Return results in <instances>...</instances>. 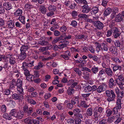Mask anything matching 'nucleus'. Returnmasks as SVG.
I'll list each match as a JSON object with an SVG mask.
<instances>
[{
	"label": "nucleus",
	"instance_id": "f257e3e1",
	"mask_svg": "<svg viewBox=\"0 0 124 124\" xmlns=\"http://www.w3.org/2000/svg\"><path fill=\"white\" fill-rule=\"evenodd\" d=\"M105 93L106 96L108 97L107 100L109 102L114 101L115 99L116 95L114 92L112 90L110 91L107 90L106 91Z\"/></svg>",
	"mask_w": 124,
	"mask_h": 124
},
{
	"label": "nucleus",
	"instance_id": "f03ea898",
	"mask_svg": "<svg viewBox=\"0 0 124 124\" xmlns=\"http://www.w3.org/2000/svg\"><path fill=\"white\" fill-rule=\"evenodd\" d=\"M117 81L116 80H114L113 78H111L108 80V85L110 88H112L116 85Z\"/></svg>",
	"mask_w": 124,
	"mask_h": 124
},
{
	"label": "nucleus",
	"instance_id": "7ed1b4c3",
	"mask_svg": "<svg viewBox=\"0 0 124 124\" xmlns=\"http://www.w3.org/2000/svg\"><path fill=\"white\" fill-rule=\"evenodd\" d=\"M111 9L112 13L110 17L111 19H113L115 17L116 14L118 13L119 12V9L117 7H113Z\"/></svg>",
	"mask_w": 124,
	"mask_h": 124
},
{
	"label": "nucleus",
	"instance_id": "20e7f679",
	"mask_svg": "<svg viewBox=\"0 0 124 124\" xmlns=\"http://www.w3.org/2000/svg\"><path fill=\"white\" fill-rule=\"evenodd\" d=\"M82 12L84 13H87L90 11L91 8L87 4H85L82 6Z\"/></svg>",
	"mask_w": 124,
	"mask_h": 124
},
{
	"label": "nucleus",
	"instance_id": "39448f33",
	"mask_svg": "<svg viewBox=\"0 0 124 124\" xmlns=\"http://www.w3.org/2000/svg\"><path fill=\"white\" fill-rule=\"evenodd\" d=\"M107 85L106 84H102L100 85L97 87V92L100 93L105 91Z\"/></svg>",
	"mask_w": 124,
	"mask_h": 124
},
{
	"label": "nucleus",
	"instance_id": "423d86ee",
	"mask_svg": "<svg viewBox=\"0 0 124 124\" xmlns=\"http://www.w3.org/2000/svg\"><path fill=\"white\" fill-rule=\"evenodd\" d=\"M3 7L6 10H10L12 7L11 4L8 2L4 3L3 4Z\"/></svg>",
	"mask_w": 124,
	"mask_h": 124
},
{
	"label": "nucleus",
	"instance_id": "0eeeda50",
	"mask_svg": "<svg viewBox=\"0 0 124 124\" xmlns=\"http://www.w3.org/2000/svg\"><path fill=\"white\" fill-rule=\"evenodd\" d=\"M94 23V25L98 29H101L103 28V24L100 21H95Z\"/></svg>",
	"mask_w": 124,
	"mask_h": 124
},
{
	"label": "nucleus",
	"instance_id": "6e6552de",
	"mask_svg": "<svg viewBox=\"0 0 124 124\" xmlns=\"http://www.w3.org/2000/svg\"><path fill=\"white\" fill-rule=\"evenodd\" d=\"M12 97L15 100H21L23 99L22 95L16 93H14L13 94Z\"/></svg>",
	"mask_w": 124,
	"mask_h": 124
},
{
	"label": "nucleus",
	"instance_id": "1a4fd4ad",
	"mask_svg": "<svg viewBox=\"0 0 124 124\" xmlns=\"http://www.w3.org/2000/svg\"><path fill=\"white\" fill-rule=\"evenodd\" d=\"M105 71L108 77H111L113 76V72L110 67L106 68Z\"/></svg>",
	"mask_w": 124,
	"mask_h": 124
},
{
	"label": "nucleus",
	"instance_id": "9d476101",
	"mask_svg": "<svg viewBox=\"0 0 124 124\" xmlns=\"http://www.w3.org/2000/svg\"><path fill=\"white\" fill-rule=\"evenodd\" d=\"M10 115L12 116L13 118L15 117L18 118V112L15 109H13L11 110L10 113Z\"/></svg>",
	"mask_w": 124,
	"mask_h": 124
},
{
	"label": "nucleus",
	"instance_id": "9b49d317",
	"mask_svg": "<svg viewBox=\"0 0 124 124\" xmlns=\"http://www.w3.org/2000/svg\"><path fill=\"white\" fill-rule=\"evenodd\" d=\"M114 18H115V21L117 22H121L123 19L122 15L120 13H119L116 16H115Z\"/></svg>",
	"mask_w": 124,
	"mask_h": 124
},
{
	"label": "nucleus",
	"instance_id": "f8f14e48",
	"mask_svg": "<svg viewBox=\"0 0 124 124\" xmlns=\"http://www.w3.org/2000/svg\"><path fill=\"white\" fill-rule=\"evenodd\" d=\"M26 57V54L25 52H21L18 55V59L21 60H24Z\"/></svg>",
	"mask_w": 124,
	"mask_h": 124
},
{
	"label": "nucleus",
	"instance_id": "ddd939ff",
	"mask_svg": "<svg viewBox=\"0 0 124 124\" xmlns=\"http://www.w3.org/2000/svg\"><path fill=\"white\" fill-rule=\"evenodd\" d=\"M109 50L111 51L112 54H118L117 49L116 46H111L109 48Z\"/></svg>",
	"mask_w": 124,
	"mask_h": 124
},
{
	"label": "nucleus",
	"instance_id": "4468645a",
	"mask_svg": "<svg viewBox=\"0 0 124 124\" xmlns=\"http://www.w3.org/2000/svg\"><path fill=\"white\" fill-rule=\"evenodd\" d=\"M22 8H18L14 13V15L16 16H19L22 15Z\"/></svg>",
	"mask_w": 124,
	"mask_h": 124
},
{
	"label": "nucleus",
	"instance_id": "2eb2a0df",
	"mask_svg": "<svg viewBox=\"0 0 124 124\" xmlns=\"http://www.w3.org/2000/svg\"><path fill=\"white\" fill-rule=\"evenodd\" d=\"M39 10L40 12L43 14H45L46 12L47 9L44 5H41L40 6Z\"/></svg>",
	"mask_w": 124,
	"mask_h": 124
},
{
	"label": "nucleus",
	"instance_id": "dca6fc26",
	"mask_svg": "<svg viewBox=\"0 0 124 124\" xmlns=\"http://www.w3.org/2000/svg\"><path fill=\"white\" fill-rule=\"evenodd\" d=\"M7 25L9 28H13L14 27V22L12 20L8 21L7 22Z\"/></svg>",
	"mask_w": 124,
	"mask_h": 124
},
{
	"label": "nucleus",
	"instance_id": "f3484780",
	"mask_svg": "<svg viewBox=\"0 0 124 124\" xmlns=\"http://www.w3.org/2000/svg\"><path fill=\"white\" fill-rule=\"evenodd\" d=\"M105 70L102 69L99 71V73L98 74V76L101 78H103V76L105 77Z\"/></svg>",
	"mask_w": 124,
	"mask_h": 124
},
{
	"label": "nucleus",
	"instance_id": "a211bd4d",
	"mask_svg": "<svg viewBox=\"0 0 124 124\" xmlns=\"http://www.w3.org/2000/svg\"><path fill=\"white\" fill-rule=\"evenodd\" d=\"M83 86L85 92L88 93L91 91V86L88 85V84H87Z\"/></svg>",
	"mask_w": 124,
	"mask_h": 124
},
{
	"label": "nucleus",
	"instance_id": "6ab92c4d",
	"mask_svg": "<svg viewBox=\"0 0 124 124\" xmlns=\"http://www.w3.org/2000/svg\"><path fill=\"white\" fill-rule=\"evenodd\" d=\"M48 10L50 11H55L57 10V7L54 5L50 4L47 8Z\"/></svg>",
	"mask_w": 124,
	"mask_h": 124
},
{
	"label": "nucleus",
	"instance_id": "aec40b11",
	"mask_svg": "<svg viewBox=\"0 0 124 124\" xmlns=\"http://www.w3.org/2000/svg\"><path fill=\"white\" fill-rule=\"evenodd\" d=\"M111 8H107L105 10L104 13L103 15L104 16H106L109 15L111 12Z\"/></svg>",
	"mask_w": 124,
	"mask_h": 124
},
{
	"label": "nucleus",
	"instance_id": "412c9836",
	"mask_svg": "<svg viewBox=\"0 0 124 124\" xmlns=\"http://www.w3.org/2000/svg\"><path fill=\"white\" fill-rule=\"evenodd\" d=\"M65 36H66V33H64L62 35H61L59 37H57L58 38L59 41L61 43H63V42L66 41V40H65L64 39V37Z\"/></svg>",
	"mask_w": 124,
	"mask_h": 124
},
{
	"label": "nucleus",
	"instance_id": "4be33fe9",
	"mask_svg": "<svg viewBox=\"0 0 124 124\" xmlns=\"http://www.w3.org/2000/svg\"><path fill=\"white\" fill-rule=\"evenodd\" d=\"M113 72H114L117 70L121 71V67L118 65L114 64L113 67Z\"/></svg>",
	"mask_w": 124,
	"mask_h": 124
},
{
	"label": "nucleus",
	"instance_id": "5701e85b",
	"mask_svg": "<svg viewBox=\"0 0 124 124\" xmlns=\"http://www.w3.org/2000/svg\"><path fill=\"white\" fill-rule=\"evenodd\" d=\"M99 70V68L98 67H96L95 66H93L91 69V71L93 73L96 74Z\"/></svg>",
	"mask_w": 124,
	"mask_h": 124
},
{
	"label": "nucleus",
	"instance_id": "b1692460",
	"mask_svg": "<svg viewBox=\"0 0 124 124\" xmlns=\"http://www.w3.org/2000/svg\"><path fill=\"white\" fill-rule=\"evenodd\" d=\"M121 101L120 99H118L116 101V106L114 107L113 108H121Z\"/></svg>",
	"mask_w": 124,
	"mask_h": 124
},
{
	"label": "nucleus",
	"instance_id": "393cba45",
	"mask_svg": "<svg viewBox=\"0 0 124 124\" xmlns=\"http://www.w3.org/2000/svg\"><path fill=\"white\" fill-rule=\"evenodd\" d=\"M75 91V90L73 88L70 87H69L67 92L68 95H71L74 93Z\"/></svg>",
	"mask_w": 124,
	"mask_h": 124
},
{
	"label": "nucleus",
	"instance_id": "a878e982",
	"mask_svg": "<svg viewBox=\"0 0 124 124\" xmlns=\"http://www.w3.org/2000/svg\"><path fill=\"white\" fill-rule=\"evenodd\" d=\"M92 9V11L91 12V14L92 15L93 14H96L98 12L99 10L98 8L96 7H93L91 9Z\"/></svg>",
	"mask_w": 124,
	"mask_h": 124
},
{
	"label": "nucleus",
	"instance_id": "bb28decb",
	"mask_svg": "<svg viewBox=\"0 0 124 124\" xmlns=\"http://www.w3.org/2000/svg\"><path fill=\"white\" fill-rule=\"evenodd\" d=\"M108 46L104 43H101V49L102 51H107L108 50Z\"/></svg>",
	"mask_w": 124,
	"mask_h": 124
},
{
	"label": "nucleus",
	"instance_id": "cd10ccee",
	"mask_svg": "<svg viewBox=\"0 0 124 124\" xmlns=\"http://www.w3.org/2000/svg\"><path fill=\"white\" fill-rule=\"evenodd\" d=\"M64 43L61 44L60 45V48H63L67 46L69 43V42L67 40L63 42Z\"/></svg>",
	"mask_w": 124,
	"mask_h": 124
},
{
	"label": "nucleus",
	"instance_id": "c85d7f7f",
	"mask_svg": "<svg viewBox=\"0 0 124 124\" xmlns=\"http://www.w3.org/2000/svg\"><path fill=\"white\" fill-rule=\"evenodd\" d=\"M9 62L10 64L12 65H14L16 62L15 58L14 57H11L9 58Z\"/></svg>",
	"mask_w": 124,
	"mask_h": 124
},
{
	"label": "nucleus",
	"instance_id": "c756f323",
	"mask_svg": "<svg viewBox=\"0 0 124 124\" xmlns=\"http://www.w3.org/2000/svg\"><path fill=\"white\" fill-rule=\"evenodd\" d=\"M28 49V47L27 46L23 45L21 48L20 50L21 52H25Z\"/></svg>",
	"mask_w": 124,
	"mask_h": 124
},
{
	"label": "nucleus",
	"instance_id": "7c9ffc66",
	"mask_svg": "<svg viewBox=\"0 0 124 124\" xmlns=\"http://www.w3.org/2000/svg\"><path fill=\"white\" fill-rule=\"evenodd\" d=\"M25 18L24 16L21 15L19 16L18 19L23 24H25Z\"/></svg>",
	"mask_w": 124,
	"mask_h": 124
},
{
	"label": "nucleus",
	"instance_id": "2f4dec72",
	"mask_svg": "<svg viewBox=\"0 0 124 124\" xmlns=\"http://www.w3.org/2000/svg\"><path fill=\"white\" fill-rule=\"evenodd\" d=\"M83 74L84 75L83 77L85 80H88L90 78V74L88 72L84 71L83 72Z\"/></svg>",
	"mask_w": 124,
	"mask_h": 124
},
{
	"label": "nucleus",
	"instance_id": "473e14b6",
	"mask_svg": "<svg viewBox=\"0 0 124 124\" xmlns=\"http://www.w3.org/2000/svg\"><path fill=\"white\" fill-rule=\"evenodd\" d=\"M33 76V75L30 74L29 75L26 77V80H28V81H32L33 80L34 78Z\"/></svg>",
	"mask_w": 124,
	"mask_h": 124
},
{
	"label": "nucleus",
	"instance_id": "72a5a7b5",
	"mask_svg": "<svg viewBox=\"0 0 124 124\" xmlns=\"http://www.w3.org/2000/svg\"><path fill=\"white\" fill-rule=\"evenodd\" d=\"M77 3L79 4L82 3L83 4H88L86 0H74Z\"/></svg>",
	"mask_w": 124,
	"mask_h": 124
},
{
	"label": "nucleus",
	"instance_id": "f704fd0d",
	"mask_svg": "<svg viewBox=\"0 0 124 124\" xmlns=\"http://www.w3.org/2000/svg\"><path fill=\"white\" fill-rule=\"evenodd\" d=\"M74 70L76 73L78 74V76H80L82 75L81 71L80 70H79L78 68H74Z\"/></svg>",
	"mask_w": 124,
	"mask_h": 124
},
{
	"label": "nucleus",
	"instance_id": "c9c22d12",
	"mask_svg": "<svg viewBox=\"0 0 124 124\" xmlns=\"http://www.w3.org/2000/svg\"><path fill=\"white\" fill-rule=\"evenodd\" d=\"M3 92L4 94L8 95L10 94L11 92L9 89H4L3 90Z\"/></svg>",
	"mask_w": 124,
	"mask_h": 124
},
{
	"label": "nucleus",
	"instance_id": "e433bc0d",
	"mask_svg": "<svg viewBox=\"0 0 124 124\" xmlns=\"http://www.w3.org/2000/svg\"><path fill=\"white\" fill-rule=\"evenodd\" d=\"M18 112V119H21L22 118L23 116L24 112L23 110H21Z\"/></svg>",
	"mask_w": 124,
	"mask_h": 124
},
{
	"label": "nucleus",
	"instance_id": "4c0bfd02",
	"mask_svg": "<svg viewBox=\"0 0 124 124\" xmlns=\"http://www.w3.org/2000/svg\"><path fill=\"white\" fill-rule=\"evenodd\" d=\"M79 13L78 12L75 10H73L72 11L71 15L73 17L76 18L77 16H78Z\"/></svg>",
	"mask_w": 124,
	"mask_h": 124
},
{
	"label": "nucleus",
	"instance_id": "58836bf2",
	"mask_svg": "<svg viewBox=\"0 0 124 124\" xmlns=\"http://www.w3.org/2000/svg\"><path fill=\"white\" fill-rule=\"evenodd\" d=\"M85 36V35L83 34H79L76 35L75 37L77 39H84Z\"/></svg>",
	"mask_w": 124,
	"mask_h": 124
},
{
	"label": "nucleus",
	"instance_id": "ea45409f",
	"mask_svg": "<svg viewBox=\"0 0 124 124\" xmlns=\"http://www.w3.org/2000/svg\"><path fill=\"white\" fill-rule=\"evenodd\" d=\"M22 23H21L19 21H16L15 23V26L16 28H21L22 26Z\"/></svg>",
	"mask_w": 124,
	"mask_h": 124
},
{
	"label": "nucleus",
	"instance_id": "a19ab883",
	"mask_svg": "<svg viewBox=\"0 0 124 124\" xmlns=\"http://www.w3.org/2000/svg\"><path fill=\"white\" fill-rule=\"evenodd\" d=\"M16 85L17 87H20L22 86V82L21 79H18L16 82Z\"/></svg>",
	"mask_w": 124,
	"mask_h": 124
},
{
	"label": "nucleus",
	"instance_id": "79ce46f5",
	"mask_svg": "<svg viewBox=\"0 0 124 124\" xmlns=\"http://www.w3.org/2000/svg\"><path fill=\"white\" fill-rule=\"evenodd\" d=\"M78 17L80 18H85L86 19L87 18H88L89 16L85 14H79L78 15Z\"/></svg>",
	"mask_w": 124,
	"mask_h": 124
},
{
	"label": "nucleus",
	"instance_id": "37998d69",
	"mask_svg": "<svg viewBox=\"0 0 124 124\" xmlns=\"http://www.w3.org/2000/svg\"><path fill=\"white\" fill-rule=\"evenodd\" d=\"M111 30L112 32L113 33L118 32L120 30L118 29V28L116 27H113L111 29Z\"/></svg>",
	"mask_w": 124,
	"mask_h": 124
},
{
	"label": "nucleus",
	"instance_id": "c03bdc74",
	"mask_svg": "<svg viewBox=\"0 0 124 124\" xmlns=\"http://www.w3.org/2000/svg\"><path fill=\"white\" fill-rule=\"evenodd\" d=\"M25 7L27 9H30L33 8V7L32 5H31L29 3H28L25 5Z\"/></svg>",
	"mask_w": 124,
	"mask_h": 124
},
{
	"label": "nucleus",
	"instance_id": "a18cd8bd",
	"mask_svg": "<svg viewBox=\"0 0 124 124\" xmlns=\"http://www.w3.org/2000/svg\"><path fill=\"white\" fill-rule=\"evenodd\" d=\"M121 33L120 31H119L118 32L113 33V36L115 38H117L120 36Z\"/></svg>",
	"mask_w": 124,
	"mask_h": 124
},
{
	"label": "nucleus",
	"instance_id": "49530a36",
	"mask_svg": "<svg viewBox=\"0 0 124 124\" xmlns=\"http://www.w3.org/2000/svg\"><path fill=\"white\" fill-rule=\"evenodd\" d=\"M0 27V32H5L8 31V30L5 26H2Z\"/></svg>",
	"mask_w": 124,
	"mask_h": 124
},
{
	"label": "nucleus",
	"instance_id": "de8ad7c7",
	"mask_svg": "<svg viewBox=\"0 0 124 124\" xmlns=\"http://www.w3.org/2000/svg\"><path fill=\"white\" fill-rule=\"evenodd\" d=\"M39 71L38 70H35L34 71V74L33 75V77L34 78H37L39 77Z\"/></svg>",
	"mask_w": 124,
	"mask_h": 124
},
{
	"label": "nucleus",
	"instance_id": "09e8293b",
	"mask_svg": "<svg viewBox=\"0 0 124 124\" xmlns=\"http://www.w3.org/2000/svg\"><path fill=\"white\" fill-rule=\"evenodd\" d=\"M48 43L45 41H39V44L42 46H45L48 44Z\"/></svg>",
	"mask_w": 124,
	"mask_h": 124
},
{
	"label": "nucleus",
	"instance_id": "8fccbe9b",
	"mask_svg": "<svg viewBox=\"0 0 124 124\" xmlns=\"http://www.w3.org/2000/svg\"><path fill=\"white\" fill-rule=\"evenodd\" d=\"M115 46L116 47H120L121 45V44L119 41L118 40H116L114 42Z\"/></svg>",
	"mask_w": 124,
	"mask_h": 124
},
{
	"label": "nucleus",
	"instance_id": "3c124183",
	"mask_svg": "<svg viewBox=\"0 0 124 124\" xmlns=\"http://www.w3.org/2000/svg\"><path fill=\"white\" fill-rule=\"evenodd\" d=\"M13 54L11 52H8L6 54L5 56L6 59L8 58L9 59V58L13 57Z\"/></svg>",
	"mask_w": 124,
	"mask_h": 124
},
{
	"label": "nucleus",
	"instance_id": "603ef678",
	"mask_svg": "<svg viewBox=\"0 0 124 124\" xmlns=\"http://www.w3.org/2000/svg\"><path fill=\"white\" fill-rule=\"evenodd\" d=\"M95 44L96 45V49L97 48H98L99 49L98 50V49H97V51L98 52L99 51L100 49V48H101V44H100L99 43L97 42H96L95 43Z\"/></svg>",
	"mask_w": 124,
	"mask_h": 124
},
{
	"label": "nucleus",
	"instance_id": "864d4df0",
	"mask_svg": "<svg viewBox=\"0 0 124 124\" xmlns=\"http://www.w3.org/2000/svg\"><path fill=\"white\" fill-rule=\"evenodd\" d=\"M23 111L25 113H27L28 114H30L32 112V109H23Z\"/></svg>",
	"mask_w": 124,
	"mask_h": 124
},
{
	"label": "nucleus",
	"instance_id": "5fc2aeb1",
	"mask_svg": "<svg viewBox=\"0 0 124 124\" xmlns=\"http://www.w3.org/2000/svg\"><path fill=\"white\" fill-rule=\"evenodd\" d=\"M93 112L92 109H87L86 111V114L87 115L90 116L92 114Z\"/></svg>",
	"mask_w": 124,
	"mask_h": 124
},
{
	"label": "nucleus",
	"instance_id": "6e6d98bb",
	"mask_svg": "<svg viewBox=\"0 0 124 124\" xmlns=\"http://www.w3.org/2000/svg\"><path fill=\"white\" fill-rule=\"evenodd\" d=\"M28 67L26 62H24L23 63L22 68L23 70L27 69Z\"/></svg>",
	"mask_w": 124,
	"mask_h": 124
},
{
	"label": "nucleus",
	"instance_id": "4d7b16f0",
	"mask_svg": "<svg viewBox=\"0 0 124 124\" xmlns=\"http://www.w3.org/2000/svg\"><path fill=\"white\" fill-rule=\"evenodd\" d=\"M5 24V20L2 18L0 17V26L4 25Z\"/></svg>",
	"mask_w": 124,
	"mask_h": 124
},
{
	"label": "nucleus",
	"instance_id": "13d9d810",
	"mask_svg": "<svg viewBox=\"0 0 124 124\" xmlns=\"http://www.w3.org/2000/svg\"><path fill=\"white\" fill-rule=\"evenodd\" d=\"M17 90L21 94H23V89L22 86H21L20 87H17Z\"/></svg>",
	"mask_w": 124,
	"mask_h": 124
},
{
	"label": "nucleus",
	"instance_id": "bf43d9fd",
	"mask_svg": "<svg viewBox=\"0 0 124 124\" xmlns=\"http://www.w3.org/2000/svg\"><path fill=\"white\" fill-rule=\"evenodd\" d=\"M9 104L10 105L12 108H13L15 107L16 103L15 101L12 100H10L9 101Z\"/></svg>",
	"mask_w": 124,
	"mask_h": 124
},
{
	"label": "nucleus",
	"instance_id": "052dcab7",
	"mask_svg": "<svg viewBox=\"0 0 124 124\" xmlns=\"http://www.w3.org/2000/svg\"><path fill=\"white\" fill-rule=\"evenodd\" d=\"M70 25L73 27H75L77 25V23L76 21L73 20L71 22Z\"/></svg>",
	"mask_w": 124,
	"mask_h": 124
},
{
	"label": "nucleus",
	"instance_id": "680f3d73",
	"mask_svg": "<svg viewBox=\"0 0 124 124\" xmlns=\"http://www.w3.org/2000/svg\"><path fill=\"white\" fill-rule=\"evenodd\" d=\"M67 29L65 25H63L60 28V31L62 32H65L66 31Z\"/></svg>",
	"mask_w": 124,
	"mask_h": 124
},
{
	"label": "nucleus",
	"instance_id": "e2e57ef3",
	"mask_svg": "<svg viewBox=\"0 0 124 124\" xmlns=\"http://www.w3.org/2000/svg\"><path fill=\"white\" fill-rule=\"evenodd\" d=\"M114 118V117L113 116L112 117H110L108 118L107 122L109 123H111L113 122V119Z\"/></svg>",
	"mask_w": 124,
	"mask_h": 124
},
{
	"label": "nucleus",
	"instance_id": "0e129e2a",
	"mask_svg": "<svg viewBox=\"0 0 124 124\" xmlns=\"http://www.w3.org/2000/svg\"><path fill=\"white\" fill-rule=\"evenodd\" d=\"M75 121L76 124H80L81 120L78 117H76L75 119Z\"/></svg>",
	"mask_w": 124,
	"mask_h": 124
},
{
	"label": "nucleus",
	"instance_id": "69168bd1",
	"mask_svg": "<svg viewBox=\"0 0 124 124\" xmlns=\"http://www.w3.org/2000/svg\"><path fill=\"white\" fill-rule=\"evenodd\" d=\"M111 60L113 61H114L116 62H118L120 63L121 62L119 60V58L117 57H113L111 58Z\"/></svg>",
	"mask_w": 124,
	"mask_h": 124
},
{
	"label": "nucleus",
	"instance_id": "338daca9",
	"mask_svg": "<svg viewBox=\"0 0 124 124\" xmlns=\"http://www.w3.org/2000/svg\"><path fill=\"white\" fill-rule=\"evenodd\" d=\"M109 0H102V5L104 7L106 6L107 5V3Z\"/></svg>",
	"mask_w": 124,
	"mask_h": 124
},
{
	"label": "nucleus",
	"instance_id": "774afa93",
	"mask_svg": "<svg viewBox=\"0 0 124 124\" xmlns=\"http://www.w3.org/2000/svg\"><path fill=\"white\" fill-rule=\"evenodd\" d=\"M49 49L48 47H42L40 49V51L42 52L47 51Z\"/></svg>",
	"mask_w": 124,
	"mask_h": 124
}]
</instances>
